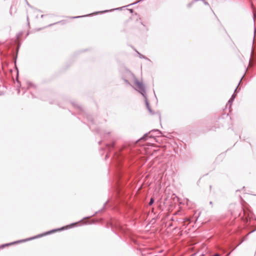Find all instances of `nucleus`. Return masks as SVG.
Here are the masks:
<instances>
[{
	"instance_id": "1",
	"label": "nucleus",
	"mask_w": 256,
	"mask_h": 256,
	"mask_svg": "<svg viewBox=\"0 0 256 256\" xmlns=\"http://www.w3.org/2000/svg\"><path fill=\"white\" fill-rule=\"evenodd\" d=\"M204 5L208 6V4L205 0H192L188 4V6L190 8L194 6L196 8H200Z\"/></svg>"
},
{
	"instance_id": "2",
	"label": "nucleus",
	"mask_w": 256,
	"mask_h": 256,
	"mask_svg": "<svg viewBox=\"0 0 256 256\" xmlns=\"http://www.w3.org/2000/svg\"><path fill=\"white\" fill-rule=\"evenodd\" d=\"M142 26V23L138 20H135L134 22H133V21L132 22V26L134 29L140 30V27Z\"/></svg>"
},
{
	"instance_id": "3",
	"label": "nucleus",
	"mask_w": 256,
	"mask_h": 256,
	"mask_svg": "<svg viewBox=\"0 0 256 256\" xmlns=\"http://www.w3.org/2000/svg\"><path fill=\"white\" fill-rule=\"evenodd\" d=\"M134 86L136 88L140 91H142L144 90V86L138 80H136L134 82Z\"/></svg>"
},
{
	"instance_id": "4",
	"label": "nucleus",
	"mask_w": 256,
	"mask_h": 256,
	"mask_svg": "<svg viewBox=\"0 0 256 256\" xmlns=\"http://www.w3.org/2000/svg\"><path fill=\"white\" fill-rule=\"evenodd\" d=\"M154 202V199L152 198L150 200V202L149 204L150 205L152 204H153Z\"/></svg>"
},
{
	"instance_id": "5",
	"label": "nucleus",
	"mask_w": 256,
	"mask_h": 256,
	"mask_svg": "<svg viewBox=\"0 0 256 256\" xmlns=\"http://www.w3.org/2000/svg\"><path fill=\"white\" fill-rule=\"evenodd\" d=\"M190 220L188 218H186L183 222L184 223V225L185 224V223L186 222H188Z\"/></svg>"
},
{
	"instance_id": "6",
	"label": "nucleus",
	"mask_w": 256,
	"mask_h": 256,
	"mask_svg": "<svg viewBox=\"0 0 256 256\" xmlns=\"http://www.w3.org/2000/svg\"><path fill=\"white\" fill-rule=\"evenodd\" d=\"M77 224V223H74V224H72L71 225L68 226V227H71L72 226H76V224Z\"/></svg>"
}]
</instances>
